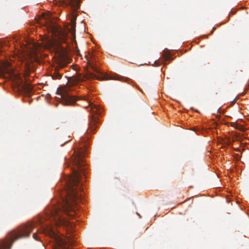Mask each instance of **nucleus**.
<instances>
[{
	"label": "nucleus",
	"mask_w": 249,
	"mask_h": 249,
	"mask_svg": "<svg viewBox=\"0 0 249 249\" xmlns=\"http://www.w3.org/2000/svg\"><path fill=\"white\" fill-rule=\"evenodd\" d=\"M36 226V222H29L20 226L17 230L12 231L9 233L7 239L3 240L0 243V249H10L13 243L17 240L28 237L33 229Z\"/></svg>",
	"instance_id": "3"
},
{
	"label": "nucleus",
	"mask_w": 249,
	"mask_h": 249,
	"mask_svg": "<svg viewBox=\"0 0 249 249\" xmlns=\"http://www.w3.org/2000/svg\"><path fill=\"white\" fill-rule=\"evenodd\" d=\"M164 57L165 60H170L171 59V56L169 54H164Z\"/></svg>",
	"instance_id": "15"
},
{
	"label": "nucleus",
	"mask_w": 249,
	"mask_h": 249,
	"mask_svg": "<svg viewBox=\"0 0 249 249\" xmlns=\"http://www.w3.org/2000/svg\"><path fill=\"white\" fill-rule=\"evenodd\" d=\"M33 238L36 240H38V238L37 235L36 234V233H34Z\"/></svg>",
	"instance_id": "16"
},
{
	"label": "nucleus",
	"mask_w": 249,
	"mask_h": 249,
	"mask_svg": "<svg viewBox=\"0 0 249 249\" xmlns=\"http://www.w3.org/2000/svg\"><path fill=\"white\" fill-rule=\"evenodd\" d=\"M88 78H92V79H96L97 80H108L110 78H108V76L106 75H102L101 76H99L96 75L94 73H89L88 75Z\"/></svg>",
	"instance_id": "10"
},
{
	"label": "nucleus",
	"mask_w": 249,
	"mask_h": 249,
	"mask_svg": "<svg viewBox=\"0 0 249 249\" xmlns=\"http://www.w3.org/2000/svg\"><path fill=\"white\" fill-rule=\"evenodd\" d=\"M74 239H73V240L71 241V244H72V243H74Z\"/></svg>",
	"instance_id": "18"
},
{
	"label": "nucleus",
	"mask_w": 249,
	"mask_h": 249,
	"mask_svg": "<svg viewBox=\"0 0 249 249\" xmlns=\"http://www.w3.org/2000/svg\"><path fill=\"white\" fill-rule=\"evenodd\" d=\"M83 99L84 100H87L89 102V106L90 107L89 111L91 114V121L89 124V127L88 130V131L93 132L96 127V124L98 122L97 117L94 116L95 115L101 114L102 112V108L98 106L93 105V103L89 100V98L88 97H84Z\"/></svg>",
	"instance_id": "6"
},
{
	"label": "nucleus",
	"mask_w": 249,
	"mask_h": 249,
	"mask_svg": "<svg viewBox=\"0 0 249 249\" xmlns=\"http://www.w3.org/2000/svg\"><path fill=\"white\" fill-rule=\"evenodd\" d=\"M25 66H26L27 68V71L26 72V76H27L29 74V71H30L31 69V66L30 65V63L28 61L25 63Z\"/></svg>",
	"instance_id": "12"
},
{
	"label": "nucleus",
	"mask_w": 249,
	"mask_h": 249,
	"mask_svg": "<svg viewBox=\"0 0 249 249\" xmlns=\"http://www.w3.org/2000/svg\"><path fill=\"white\" fill-rule=\"evenodd\" d=\"M2 52V51L0 49V53Z\"/></svg>",
	"instance_id": "19"
},
{
	"label": "nucleus",
	"mask_w": 249,
	"mask_h": 249,
	"mask_svg": "<svg viewBox=\"0 0 249 249\" xmlns=\"http://www.w3.org/2000/svg\"><path fill=\"white\" fill-rule=\"evenodd\" d=\"M88 64L89 66L91 67V69H92L94 71H95L97 73H100L99 70L97 68L95 67L92 64H90L89 62H88Z\"/></svg>",
	"instance_id": "14"
},
{
	"label": "nucleus",
	"mask_w": 249,
	"mask_h": 249,
	"mask_svg": "<svg viewBox=\"0 0 249 249\" xmlns=\"http://www.w3.org/2000/svg\"><path fill=\"white\" fill-rule=\"evenodd\" d=\"M85 155V151L79 150L75 151L71 157L72 164L78 168V170H72V177H70L66 181L67 191L66 198H63V204L61 206H54L49 207L46 210L44 215L40 217L38 219V223L42 224L45 221L48 220L53 221L56 226H69L71 223L65 218L61 216L62 213H65L68 216H71L68 213L74 211V206L77 204V201L82 199V195L79 194L77 190L78 184L79 183L82 178L80 174L85 169L83 167L85 164L83 157Z\"/></svg>",
	"instance_id": "1"
},
{
	"label": "nucleus",
	"mask_w": 249,
	"mask_h": 249,
	"mask_svg": "<svg viewBox=\"0 0 249 249\" xmlns=\"http://www.w3.org/2000/svg\"><path fill=\"white\" fill-rule=\"evenodd\" d=\"M16 84L18 87V89L23 92L27 95H30L32 92L33 88L32 86L27 81H23L21 77H18L16 81Z\"/></svg>",
	"instance_id": "7"
},
{
	"label": "nucleus",
	"mask_w": 249,
	"mask_h": 249,
	"mask_svg": "<svg viewBox=\"0 0 249 249\" xmlns=\"http://www.w3.org/2000/svg\"><path fill=\"white\" fill-rule=\"evenodd\" d=\"M39 232L48 235L52 238L56 237V234L53 231L52 227L48 224L43 225L41 227V229L39 230Z\"/></svg>",
	"instance_id": "8"
},
{
	"label": "nucleus",
	"mask_w": 249,
	"mask_h": 249,
	"mask_svg": "<svg viewBox=\"0 0 249 249\" xmlns=\"http://www.w3.org/2000/svg\"><path fill=\"white\" fill-rule=\"evenodd\" d=\"M71 87L69 85L57 89L56 93L60 95L61 102L63 105H73L77 100L81 99L72 94L71 93Z\"/></svg>",
	"instance_id": "4"
},
{
	"label": "nucleus",
	"mask_w": 249,
	"mask_h": 249,
	"mask_svg": "<svg viewBox=\"0 0 249 249\" xmlns=\"http://www.w3.org/2000/svg\"><path fill=\"white\" fill-rule=\"evenodd\" d=\"M71 59L64 52L59 54L57 59V66L54 68V72L52 74L53 79H60L62 74L59 72L60 69L65 67L71 63Z\"/></svg>",
	"instance_id": "5"
},
{
	"label": "nucleus",
	"mask_w": 249,
	"mask_h": 249,
	"mask_svg": "<svg viewBox=\"0 0 249 249\" xmlns=\"http://www.w3.org/2000/svg\"><path fill=\"white\" fill-rule=\"evenodd\" d=\"M80 0H68V4L72 8L73 11L79 8Z\"/></svg>",
	"instance_id": "9"
},
{
	"label": "nucleus",
	"mask_w": 249,
	"mask_h": 249,
	"mask_svg": "<svg viewBox=\"0 0 249 249\" xmlns=\"http://www.w3.org/2000/svg\"><path fill=\"white\" fill-rule=\"evenodd\" d=\"M72 17L71 19V22L72 23V28H73L75 27V20L76 18V15L74 13L72 14Z\"/></svg>",
	"instance_id": "11"
},
{
	"label": "nucleus",
	"mask_w": 249,
	"mask_h": 249,
	"mask_svg": "<svg viewBox=\"0 0 249 249\" xmlns=\"http://www.w3.org/2000/svg\"><path fill=\"white\" fill-rule=\"evenodd\" d=\"M75 80L77 82H82L85 80V77L81 75H77L75 78Z\"/></svg>",
	"instance_id": "13"
},
{
	"label": "nucleus",
	"mask_w": 249,
	"mask_h": 249,
	"mask_svg": "<svg viewBox=\"0 0 249 249\" xmlns=\"http://www.w3.org/2000/svg\"><path fill=\"white\" fill-rule=\"evenodd\" d=\"M112 79H115V80H116L117 79L116 78H111Z\"/></svg>",
	"instance_id": "20"
},
{
	"label": "nucleus",
	"mask_w": 249,
	"mask_h": 249,
	"mask_svg": "<svg viewBox=\"0 0 249 249\" xmlns=\"http://www.w3.org/2000/svg\"><path fill=\"white\" fill-rule=\"evenodd\" d=\"M240 130L242 131H245V129H244V128H242V129H240Z\"/></svg>",
	"instance_id": "17"
},
{
	"label": "nucleus",
	"mask_w": 249,
	"mask_h": 249,
	"mask_svg": "<svg viewBox=\"0 0 249 249\" xmlns=\"http://www.w3.org/2000/svg\"><path fill=\"white\" fill-rule=\"evenodd\" d=\"M42 19L39 24L41 26H44L48 32L51 34L49 36L43 37L44 47L48 49H53V51H57L63 49L61 47V43H66L67 35L62 29L54 21L51 19L50 15L42 14Z\"/></svg>",
	"instance_id": "2"
}]
</instances>
